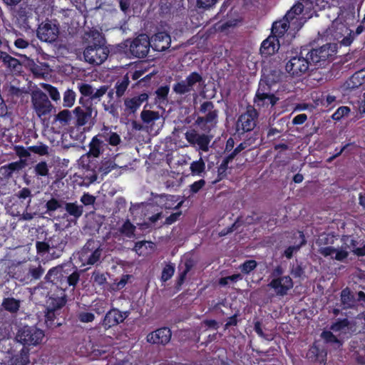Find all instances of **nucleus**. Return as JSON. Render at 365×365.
<instances>
[{"label": "nucleus", "mask_w": 365, "mask_h": 365, "mask_svg": "<svg viewBox=\"0 0 365 365\" xmlns=\"http://www.w3.org/2000/svg\"><path fill=\"white\" fill-rule=\"evenodd\" d=\"M77 86L81 94L78 101L80 106L76 107L73 113L76 120V125L82 127L92 120L93 113H94V118L96 117V104L107 93L108 86L103 85L96 89L87 83H78Z\"/></svg>", "instance_id": "f257e3e1"}, {"label": "nucleus", "mask_w": 365, "mask_h": 365, "mask_svg": "<svg viewBox=\"0 0 365 365\" xmlns=\"http://www.w3.org/2000/svg\"><path fill=\"white\" fill-rule=\"evenodd\" d=\"M304 24H272L271 35L261 43L260 53L267 57L274 54L279 44H289Z\"/></svg>", "instance_id": "f03ea898"}, {"label": "nucleus", "mask_w": 365, "mask_h": 365, "mask_svg": "<svg viewBox=\"0 0 365 365\" xmlns=\"http://www.w3.org/2000/svg\"><path fill=\"white\" fill-rule=\"evenodd\" d=\"M334 1L335 0H300L286 13L284 19L288 23L294 21L304 23L317 16L318 10L329 7Z\"/></svg>", "instance_id": "7ed1b4c3"}, {"label": "nucleus", "mask_w": 365, "mask_h": 365, "mask_svg": "<svg viewBox=\"0 0 365 365\" xmlns=\"http://www.w3.org/2000/svg\"><path fill=\"white\" fill-rule=\"evenodd\" d=\"M71 237L65 231H58L46 239L45 241H36V253L40 257L48 254L51 259H58L70 247Z\"/></svg>", "instance_id": "20e7f679"}, {"label": "nucleus", "mask_w": 365, "mask_h": 365, "mask_svg": "<svg viewBox=\"0 0 365 365\" xmlns=\"http://www.w3.org/2000/svg\"><path fill=\"white\" fill-rule=\"evenodd\" d=\"M121 143L120 136L112 131L108 126H103L97 135H94L88 144V152L86 153L89 160L98 158L102 155L108 145L118 146Z\"/></svg>", "instance_id": "39448f33"}, {"label": "nucleus", "mask_w": 365, "mask_h": 365, "mask_svg": "<svg viewBox=\"0 0 365 365\" xmlns=\"http://www.w3.org/2000/svg\"><path fill=\"white\" fill-rule=\"evenodd\" d=\"M285 69L292 76H301L305 73L311 66L310 61L306 56V49L301 48L300 51H292L288 56Z\"/></svg>", "instance_id": "423d86ee"}, {"label": "nucleus", "mask_w": 365, "mask_h": 365, "mask_svg": "<svg viewBox=\"0 0 365 365\" xmlns=\"http://www.w3.org/2000/svg\"><path fill=\"white\" fill-rule=\"evenodd\" d=\"M215 106L212 101H207L203 102L199 108V112L206 113L205 116H198L195 120V124L204 131H210L214 128L217 123L218 111L215 109Z\"/></svg>", "instance_id": "0eeeda50"}, {"label": "nucleus", "mask_w": 365, "mask_h": 365, "mask_svg": "<svg viewBox=\"0 0 365 365\" xmlns=\"http://www.w3.org/2000/svg\"><path fill=\"white\" fill-rule=\"evenodd\" d=\"M87 174L84 173V178L88 180L89 183L95 182L98 175H106L116 168L115 161L110 158H104L100 163H95L93 160H89L87 164Z\"/></svg>", "instance_id": "6e6552de"}, {"label": "nucleus", "mask_w": 365, "mask_h": 365, "mask_svg": "<svg viewBox=\"0 0 365 365\" xmlns=\"http://www.w3.org/2000/svg\"><path fill=\"white\" fill-rule=\"evenodd\" d=\"M102 249L99 242L88 240L78 252V259L82 265H93L101 257Z\"/></svg>", "instance_id": "1a4fd4ad"}, {"label": "nucleus", "mask_w": 365, "mask_h": 365, "mask_svg": "<svg viewBox=\"0 0 365 365\" xmlns=\"http://www.w3.org/2000/svg\"><path fill=\"white\" fill-rule=\"evenodd\" d=\"M259 113L252 106H248L246 111L242 113L235 123L236 133L242 135L252 131L257 125Z\"/></svg>", "instance_id": "9d476101"}, {"label": "nucleus", "mask_w": 365, "mask_h": 365, "mask_svg": "<svg viewBox=\"0 0 365 365\" xmlns=\"http://www.w3.org/2000/svg\"><path fill=\"white\" fill-rule=\"evenodd\" d=\"M284 269L281 265H277L272 272L274 278L269 283L268 286L274 289L278 296L287 294L289 290L293 287V281L289 276H283Z\"/></svg>", "instance_id": "9b49d317"}, {"label": "nucleus", "mask_w": 365, "mask_h": 365, "mask_svg": "<svg viewBox=\"0 0 365 365\" xmlns=\"http://www.w3.org/2000/svg\"><path fill=\"white\" fill-rule=\"evenodd\" d=\"M31 103L34 112L40 118L50 115L52 110H55L48 96L41 90L33 91Z\"/></svg>", "instance_id": "f8f14e48"}, {"label": "nucleus", "mask_w": 365, "mask_h": 365, "mask_svg": "<svg viewBox=\"0 0 365 365\" xmlns=\"http://www.w3.org/2000/svg\"><path fill=\"white\" fill-rule=\"evenodd\" d=\"M108 48L103 44L87 45L83 51L85 60L91 64L100 65L108 58Z\"/></svg>", "instance_id": "ddd939ff"}, {"label": "nucleus", "mask_w": 365, "mask_h": 365, "mask_svg": "<svg viewBox=\"0 0 365 365\" xmlns=\"http://www.w3.org/2000/svg\"><path fill=\"white\" fill-rule=\"evenodd\" d=\"M45 334L43 330L36 327H24L18 333L17 337L24 345L36 346L39 344Z\"/></svg>", "instance_id": "4468645a"}, {"label": "nucleus", "mask_w": 365, "mask_h": 365, "mask_svg": "<svg viewBox=\"0 0 365 365\" xmlns=\"http://www.w3.org/2000/svg\"><path fill=\"white\" fill-rule=\"evenodd\" d=\"M204 83L200 73L196 71L191 72L185 80L177 82L173 86V91L179 95L189 93L194 91V86L198 83Z\"/></svg>", "instance_id": "2eb2a0df"}, {"label": "nucleus", "mask_w": 365, "mask_h": 365, "mask_svg": "<svg viewBox=\"0 0 365 365\" xmlns=\"http://www.w3.org/2000/svg\"><path fill=\"white\" fill-rule=\"evenodd\" d=\"M150 48V38L145 34H139L130 43L129 45V51L130 53L138 58L146 57Z\"/></svg>", "instance_id": "dca6fc26"}, {"label": "nucleus", "mask_w": 365, "mask_h": 365, "mask_svg": "<svg viewBox=\"0 0 365 365\" xmlns=\"http://www.w3.org/2000/svg\"><path fill=\"white\" fill-rule=\"evenodd\" d=\"M150 199L153 204L156 205L160 208L165 210L179 209L182 205V201L178 202L179 196L168 195V194H157L154 192L150 193Z\"/></svg>", "instance_id": "f3484780"}, {"label": "nucleus", "mask_w": 365, "mask_h": 365, "mask_svg": "<svg viewBox=\"0 0 365 365\" xmlns=\"http://www.w3.org/2000/svg\"><path fill=\"white\" fill-rule=\"evenodd\" d=\"M68 301V297L63 287H56L53 292L48 294L47 308L61 311Z\"/></svg>", "instance_id": "a211bd4d"}, {"label": "nucleus", "mask_w": 365, "mask_h": 365, "mask_svg": "<svg viewBox=\"0 0 365 365\" xmlns=\"http://www.w3.org/2000/svg\"><path fill=\"white\" fill-rule=\"evenodd\" d=\"M128 312H121L117 308L108 311L102 320V326L106 330L124 322L128 317Z\"/></svg>", "instance_id": "6ab92c4d"}, {"label": "nucleus", "mask_w": 365, "mask_h": 365, "mask_svg": "<svg viewBox=\"0 0 365 365\" xmlns=\"http://www.w3.org/2000/svg\"><path fill=\"white\" fill-rule=\"evenodd\" d=\"M187 141L193 145H197L202 151L209 150V145L212 136L206 134H200L196 130L187 131L185 134Z\"/></svg>", "instance_id": "aec40b11"}, {"label": "nucleus", "mask_w": 365, "mask_h": 365, "mask_svg": "<svg viewBox=\"0 0 365 365\" xmlns=\"http://www.w3.org/2000/svg\"><path fill=\"white\" fill-rule=\"evenodd\" d=\"M66 274H68V269H65L63 265H58L48 271L44 279L46 282L56 285V287H63L65 284Z\"/></svg>", "instance_id": "412c9836"}, {"label": "nucleus", "mask_w": 365, "mask_h": 365, "mask_svg": "<svg viewBox=\"0 0 365 365\" xmlns=\"http://www.w3.org/2000/svg\"><path fill=\"white\" fill-rule=\"evenodd\" d=\"M59 24H37V36L43 41H54L58 36Z\"/></svg>", "instance_id": "4be33fe9"}, {"label": "nucleus", "mask_w": 365, "mask_h": 365, "mask_svg": "<svg viewBox=\"0 0 365 365\" xmlns=\"http://www.w3.org/2000/svg\"><path fill=\"white\" fill-rule=\"evenodd\" d=\"M150 41V47L155 51H164L170 46L171 38L168 33L159 31L155 34Z\"/></svg>", "instance_id": "5701e85b"}, {"label": "nucleus", "mask_w": 365, "mask_h": 365, "mask_svg": "<svg viewBox=\"0 0 365 365\" xmlns=\"http://www.w3.org/2000/svg\"><path fill=\"white\" fill-rule=\"evenodd\" d=\"M171 330L166 327L159 328L147 336V341L154 344L165 345L171 339Z\"/></svg>", "instance_id": "b1692460"}, {"label": "nucleus", "mask_w": 365, "mask_h": 365, "mask_svg": "<svg viewBox=\"0 0 365 365\" xmlns=\"http://www.w3.org/2000/svg\"><path fill=\"white\" fill-rule=\"evenodd\" d=\"M148 99V94L142 93L132 98L124 99L125 110L129 113H134L140 106Z\"/></svg>", "instance_id": "393cba45"}, {"label": "nucleus", "mask_w": 365, "mask_h": 365, "mask_svg": "<svg viewBox=\"0 0 365 365\" xmlns=\"http://www.w3.org/2000/svg\"><path fill=\"white\" fill-rule=\"evenodd\" d=\"M318 252L324 257H331V259L340 262L344 261L349 256V252L346 250H338L331 246L321 247Z\"/></svg>", "instance_id": "a878e982"}, {"label": "nucleus", "mask_w": 365, "mask_h": 365, "mask_svg": "<svg viewBox=\"0 0 365 365\" xmlns=\"http://www.w3.org/2000/svg\"><path fill=\"white\" fill-rule=\"evenodd\" d=\"M279 98L274 93L255 94L253 102L255 106L259 108H268L269 106H274L279 101Z\"/></svg>", "instance_id": "bb28decb"}, {"label": "nucleus", "mask_w": 365, "mask_h": 365, "mask_svg": "<svg viewBox=\"0 0 365 365\" xmlns=\"http://www.w3.org/2000/svg\"><path fill=\"white\" fill-rule=\"evenodd\" d=\"M337 43H327L317 48L315 53L317 52L320 53L321 57L324 58V62L326 65H328L334 60L337 53Z\"/></svg>", "instance_id": "cd10ccee"}, {"label": "nucleus", "mask_w": 365, "mask_h": 365, "mask_svg": "<svg viewBox=\"0 0 365 365\" xmlns=\"http://www.w3.org/2000/svg\"><path fill=\"white\" fill-rule=\"evenodd\" d=\"M27 272L24 277V281L26 283L36 282L40 279L45 272L40 262H36L35 264H29L27 267Z\"/></svg>", "instance_id": "c85d7f7f"}, {"label": "nucleus", "mask_w": 365, "mask_h": 365, "mask_svg": "<svg viewBox=\"0 0 365 365\" xmlns=\"http://www.w3.org/2000/svg\"><path fill=\"white\" fill-rule=\"evenodd\" d=\"M349 27H345L344 32L346 36L343 37V38L339 41L340 45L344 46H349L353 42L354 39L359 34H361L365 29L364 24H359L356 28L355 31L353 28L356 24H349Z\"/></svg>", "instance_id": "c756f323"}, {"label": "nucleus", "mask_w": 365, "mask_h": 365, "mask_svg": "<svg viewBox=\"0 0 365 365\" xmlns=\"http://www.w3.org/2000/svg\"><path fill=\"white\" fill-rule=\"evenodd\" d=\"M61 312L50 308H46L45 311V324L48 329H54L60 327L63 321L60 317Z\"/></svg>", "instance_id": "7c9ffc66"}, {"label": "nucleus", "mask_w": 365, "mask_h": 365, "mask_svg": "<svg viewBox=\"0 0 365 365\" xmlns=\"http://www.w3.org/2000/svg\"><path fill=\"white\" fill-rule=\"evenodd\" d=\"M195 262L192 257H186L182 264L178 266L179 275L176 282V285L182 286L186 279L187 273L194 267Z\"/></svg>", "instance_id": "2f4dec72"}, {"label": "nucleus", "mask_w": 365, "mask_h": 365, "mask_svg": "<svg viewBox=\"0 0 365 365\" xmlns=\"http://www.w3.org/2000/svg\"><path fill=\"white\" fill-rule=\"evenodd\" d=\"M83 38L88 45H105V38L103 33L94 27L89 29L84 34Z\"/></svg>", "instance_id": "473e14b6"}, {"label": "nucleus", "mask_w": 365, "mask_h": 365, "mask_svg": "<svg viewBox=\"0 0 365 365\" xmlns=\"http://www.w3.org/2000/svg\"><path fill=\"white\" fill-rule=\"evenodd\" d=\"M340 300L344 309H353L356 305L355 296L349 287H346L341 291Z\"/></svg>", "instance_id": "72a5a7b5"}, {"label": "nucleus", "mask_w": 365, "mask_h": 365, "mask_svg": "<svg viewBox=\"0 0 365 365\" xmlns=\"http://www.w3.org/2000/svg\"><path fill=\"white\" fill-rule=\"evenodd\" d=\"M29 362V350L22 348L19 353L12 355L5 365H28Z\"/></svg>", "instance_id": "f704fd0d"}, {"label": "nucleus", "mask_w": 365, "mask_h": 365, "mask_svg": "<svg viewBox=\"0 0 365 365\" xmlns=\"http://www.w3.org/2000/svg\"><path fill=\"white\" fill-rule=\"evenodd\" d=\"M304 49H306V56H307L309 61H310L311 66H314L317 67H325L327 65L325 62H324L323 59L321 57V54L315 53L317 51V48H309V46H303Z\"/></svg>", "instance_id": "c9c22d12"}, {"label": "nucleus", "mask_w": 365, "mask_h": 365, "mask_svg": "<svg viewBox=\"0 0 365 365\" xmlns=\"http://www.w3.org/2000/svg\"><path fill=\"white\" fill-rule=\"evenodd\" d=\"M327 353L317 346L313 345L307 353V358L313 363H322L325 361Z\"/></svg>", "instance_id": "e433bc0d"}, {"label": "nucleus", "mask_w": 365, "mask_h": 365, "mask_svg": "<svg viewBox=\"0 0 365 365\" xmlns=\"http://www.w3.org/2000/svg\"><path fill=\"white\" fill-rule=\"evenodd\" d=\"M2 309L11 314L17 313L21 307V301L12 297H5L1 303Z\"/></svg>", "instance_id": "4c0bfd02"}, {"label": "nucleus", "mask_w": 365, "mask_h": 365, "mask_svg": "<svg viewBox=\"0 0 365 365\" xmlns=\"http://www.w3.org/2000/svg\"><path fill=\"white\" fill-rule=\"evenodd\" d=\"M64 209L67 214L73 219H79L83 213V205L75 202H65Z\"/></svg>", "instance_id": "58836bf2"}, {"label": "nucleus", "mask_w": 365, "mask_h": 365, "mask_svg": "<svg viewBox=\"0 0 365 365\" xmlns=\"http://www.w3.org/2000/svg\"><path fill=\"white\" fill-rule=\"evenodd\" d=\"M26 165V160L20 159L18 161L12 162L4 165L1 169L4 170L5 175L10 177L14 173L22 170Z\"/></svg>", "instance_id": "ea45409f"}, {"label": "nucleus", "mask_w": 365, "mask_h": 365, "mask_svg": "<svg viewBox=\"0 0 365 365\" xmlns=\"http://www.w3.org/2000/svg\"><path fill=\"white\" fill-rule=\"evenodd\" d=\"M321 336L326 344H329L334 346V349H340L343 342L339 339L331 331H323Z\"/></svg>", "instance_id": "a19ab883"}, {"label": "nucleus", "mask_w": 365, "mask_h": 365, "mask_svg": "<svg viewBox=\"0 0 365 365\" xmlns=\"http://www.w3.org/2000/svg\"><path fill=\"white\" fill-rule=\"evenodd\" d=\"M135 226L131 223L130 220H126L118 228V232L121 235L130 239L135 237Z\"/></svg>", "instance_id": "79ce46f5"}, {"label": "nucleus", "mask_w": 365, "mask_h": 365, "mask_svg": "<svg viewBox=\"0 0 365 365\" xmlns=\"http://www.w3.org/2000/svg\"><path fill=\"white\" fill-rule=\"evenodd\" d=\"M364 83V78L361 76V72H356L346 82L347 88L351 90L358 88L363 85Z\"/></svg>", "instance_id": "37998d69"}, {"label": "nucleus", "mask_w": 365, "mask_h": 365, "mask_svg": "<svg viewBox=\"0 0 365 365\" xmlns=\"http://www.w3.org/2000/svg\"><path fill=\"white\" fill-rule=\"evenodd\" d=\"M130 83V78L128 74L125 75L120 80H118L115 85V94L117 97L120 98L124 95Z\"/></svg>", "instance_id": "c03bdc74"}, {"label": "nucleus", "mask_w": 365, "mask_h": 365, "mask_svg": "<svg viewBox=\"0 0 365 365\" xmlns=\"http://www.w3.org/2000/svg\"><path fill=\"white\" fill-rule=\"evenodd\" d=\"M80 279V272L76 269L72 273L66 274V280L64 284V288L66 289L68 287H75L78 283Z\"/></svg>", "instance_id": "a18cd8bd"}, {"label": "nucleus", "mask_w": 365, "mask_h": 365, "mask_svg": "<svg viewBox=\"0 0 365 365\" xmlns=\"http://www.w3.org/2000/svg\"><path fill=\"white\" fill-rule=\"evenodd\" d=\"M235 159V157L230 153L227 156L224 158L220 165L217 168V173L220 179H222L227 175V170L228 169L229 163Z\"/></svg>", "instance_id": "49530a36"}, {"label": "nucleus", "mask_w": 365, "mask_h": 365, "mask_svg": "<svg viewBox=\"0 0 365 365\" xmlns=\"http://www.w3.org/2000/svg\"><path fill=\"white\" fill-rule=\"evenodd\" d=\"M76 98L75 91L68 88L63 94V106L66 108H71L75 103Z\"/></svg>", "instance_id": "de8ad7c7"}, {"label": "nucleus", "mask_w": 365, "mask_h": 365, "mask_svg": "<svg viewBox=\"0 0 365 365\" xmlns=\"http://www.w3.org/2000/svg\"><path fill=\"white\" fill-rule=\"evenodd\" d=\"M261 79L273 86L279 81L280 74L278 71L272 70L268 73H263L261 76Z\"/></svg>", "instance_id": "09e8293b"}, {"label": "nucleus", "mask_w": 365, "mask_h": 365, "mask_svg": "<svg viewBox=\"0 0 365 365\" xmlns=\"http://www.w3.org/2000/svg\"><path fill=\"white\" fill-rule=\"evenodd\" d=\"M0 60L9 68H16V67L19 65L18 59L12 57L4 51H0Z\"/></svg>", "instance_id": "8fccbe9b"}, {"label": "nucleus", "mask_w": 365, "mask_h": 365, "mask_svg": "<svg viewBox=\"0 0 365 365\" xmlns=\"http://www.w3.org/2000/svg\"><path fill=\"white\" fill-rule=\"evenodd\" d=\"M257 267V262L255 259L245 260L240 265V269L242 273L249 274L251 272L255 270Z\"/></svg>", "instance_id": "3c124183"}, {"label": "nucleus", "mask_w": 365, "mask_h": 365, "mask_svg": "<svg viewBox=\"0 0 365 365\" xmlns=\"http://www.w3.org/2000/svg\"><path fill=\"white\" fill-rule=\"evenodd\" d=\"M142 120L145 123H150L159 118V113L156 111L143 110L140 113Z\"/></svg>", "instance_id": "603ef678"}, {"label": "nucleus", "mask_w": 365, "mask_h": 365, "mask_svg": "<svg viewBox=\"0 0 365 365\" xmlns=\"http://www.w3.org/2000/svg\"><path fill=\"white\" fill-rule=\"evenodd\" d=\"M72 116L70 110L65 109L60 111L55 116V120L58 121L62 125H68L71 120Z\"/></svg>", "instance_id": "864d4df0"}, {"label": "nucleus", "mask_w": 365, "mask_h": 365, "mask_svg": "<svg viewBox=\"0 0 365 365\" xmlns=\"http://www.w3.org/2000/svg\"><path fill=\"white\" fill-rule=\"evenodd\" d=\"M29 150L41 156L48 154V146L42 143H39L38 145L29 146Z\"/></svg>", "instance_id": "5fc2aeb1"}, {"label": "nucleus", "mask_w": 365, "mask_h": 365, "mask_svg": "<svg viewBox=\"0 0 365 365\" xmlns=\"http://www.w3.org/2000/svg\"><path fill=\"white\" fill-rule=\"evenodd\" d=\"M205 163L202 159L193 161L190 164V170L193 175H200L202 173L205 171Z\"/></svg>", "instance_id": "6e6d98bb"}, {"label": "nucleus", "mask_w": 365, "mask_h": 365, "mask_svg": "<svg viewBox=\"0 0 365 365\" xmlns=\"http://www.w3.org/2000/svg\"><path fill=\"white\" fill-rule=\"evenodd\" d=\"M36 175L46 177L48 175V168L46 161H41L34 166Z\"/></svg>", "instance_id": "4d7b16f0"}, {"label": "nucleus", "mask_w": 365, "mask_h": 365, "mask_svg": "<svg viewBox=\"0 0 365 365\" xmlns=\"http://www.w3.org/2000/svg\"><path fill=\"white\" fill-rule=\"evenodd\" d=\"M45 207L46 208V213L51 215V212L61 207V203L58 200L52 197L46 202Z\"/></svg>", "instance_id": "13d9d810"}, {"label": "nucleus", "mask_w": 365, "mask_h": 365, "mask_svg": "<svg viewBox=\"0 0 365 365\" xmlns=\"http://www.w3.org/2000/svg\"><path fill=\"white\" fill-rule=\"evenodd\" d=\"M107 306L108 303L106 301L98 299L93 302L92 304V309L97 314H101L106 312Z\"/></svg>", "instance_id": "bf43d9fd"}, {"label": "nucleus", "mask_w": 365, "mask_h": 365, "mask_svg": "<svg viewBox=\"0 0 365 365\" xmlns=\"http://www.w3.org/2000/svg\"><path fill=\"white\" fill-rule=\"evenodd\" d=\"M174 272L175 267L171 264H166L162 271L161 280L163 282H167L173 276Z\"/></svg>", "instance_id": "052dcab7"}, {"label": "nucleus", "mask_w": 365, "mask_h": 365, "mask_svg": "<svg viewBox=\"0 0 365 365\" xmlns=\"http://www.w3.org/2000/svg\"><path fill=\"white\" fill-rule=\"evenodd\" d=\"M349 324V322L348 320V319L346 318H344V319H337L335 322H334L331 327H330V329L331 330H332L333 331H341L342 329H344V328L347 327Z\"/></svg>", "instance_id": "680f3d73"}, {"label": "nucleus", "mask_w": 365, "mask_h": 365, "mask_svg": "<svg viewBox=\"0 0 365 365\" xmlns=\"http://www.w3.org/2000/svg\"><path fill=\"white\" fill-rule=\"evenodd\" d=\"M272 86L266 83L263 80L260 78L259 83H258V88L256 91L255 94H269V93H273L272 92Z\"/></svg>", "instance_id": "e2e57ef3"}, {"label": "nucleus", "mask_w": 365, "mask_h": 365, "mask_svg": "<svg viewBox=\"0 0 365 365\" xmlns=\"http://www.w3.org/2000/svg\"><path fill=\"white\" fill-rule=\"evenodd\" d=\"M351 110L347 106H340L337 110L333 113L331 118L334 120H339L343 117L346 116L350 113Z\"/></svg>", "instance_id": "0e129e2a"}, {"label": "nucleus", "mask_w": 365, "mask_h": 365, "mask_svg": "<svg viewBox=\"0 0 365 365\" xmlns=\"http://www.w3.org/2000/svg\"><path fill=\"white\" fill-rule=\"evenodd\" d=\"M336 237L333 233L323 234L320 236L318 243L319 245H333Z\"/></svg>", "instance_id": "69168bd1"}, {"label": "nucleus", "mask_w": 365, "mask_h": 365, "mask_svg": "<svg viewBox=\"0 0 365 365\" xmlns=\"http://www.w3.org/2000/svg\"><path fill=\"white\" fill-rule=\"evenodd\" d=\"M77 319L82 323H89L95 319V315L92 312H79L77 314Z\"/></svg>", "instance_id": "338daca9"}, {"label": "nucleus", "mask_w": 365, "mask_h": 365, "mask_svg": "<svg viewBox=\"0 0 365 365\" xmlns=\"http://www.w3.org/2000/svg\"><path fill=\"white\" fill-rule=\"evenodd\" d=\"M206 184V182L203 179H200L197 181L194 182L190 185V192L191 195L197 193Z\"/></svg>", "instance_id": "774afa93"}]
</instances>
